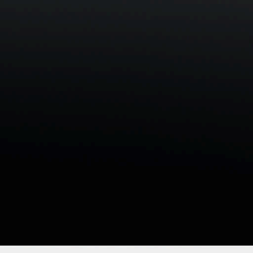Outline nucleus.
<instances>
[{"instance_id":"1","label":"nucleus","mask_w":253,"mask_h":253,"mask_svg":"<svg viewBox=\"0 0 253 253\" xmlns=\"http://www.w3.org/2000/svg\"><path fill=\"white\" fill-rule=\"evenodd\" d=\"M154 176L159 177V172H157L156 171H154Z\"/></svg>"},{"instance_id":"2","label":"nucleus","mask_w":253,"mask_h":253,"mask_svg":"<svg viewBox=\"0 0 253 253\" xmlns=\"http://www.w3.org/2000/svg\"><path fill=\"white\" fill-rule=\"evenodd\" d=\"M128 175V170H126L125 171V172H124V173H123V176H127Z\"/></svg>"}]
</instances>
